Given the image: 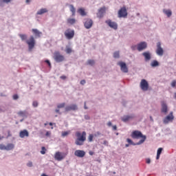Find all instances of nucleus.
Returning a JSON list of instances; mask_svg holds the SVG:
<instances>
[{"mask_svg":"<svg viewBox=\"0 0 176 176\" xmlns=\"http://www.w3.org/2000/svg\"><path fill=\"white\" fill-rule=\"evenodd\" d=\"M93 138H94V135L90 134L88 137V141L89 142H93Z\"/></svg>","mask_w":176,"mask_h":176,"instance_id":"34","label":"nucleus"},{"mask_svg":"<svg viewBox=\"0 0 176 176\" xmlns=\"http://www.w3.org/2000/svg\"><path fill=\"white\" fill-rule=\"evenodd\" d=\"M131 137L136 140H138V138H142L139 142L136 143V145H141V144H144L146 140V136L142 135V133H141L140 131H133L131 135Z\"/></svg>","mask_w":176,"mask_h":176,"instance_id":"1","label":"nucleus"},{"mask_svg":"<svg viewBox=\"0 0 176 176\" xmlns=\"http://www.w3.org/2000/svg\"><path fill=\"white\" fill-rule=\"evenodd\" d=\"M71 133V131H63L62 132V137H67Z\"/></svg>","mask_w":176,"mask_h":176,"instance_id":"36","label":"nucleus"},{"mask_svg":"<svg viewBox=\"0 0 176 176\" xmlns=\"http://www.w3.org/2000/svg\"><path fill=\"white\" fill-rule=\"evenodd\" d=\"M41 155H45V153H46V148H45V146L41 148Z\"/></svg>","mask_w":176,"mask_h":176,"instance_id":"39","label":"nucleus"},{"mask_svg":"<svg viewBox=\"0 0 176 176\" xmlns=\"http://www.w3.org/2000/svg\"><path fill=\"white\" fill-rule=\"evenodd\" d=\"M113 57H114V58H119V57H120L119 52H114Z\"/></svg>","mask_w":176,"mask_h":176,"instance_id":"38","label":"nucleus"},{"mask_svg":"<svg viewBox=\"0 0 176 176\" xmlns=\"http://www.w3.org/2000/svg\"><path fill=\"white\" fill-rule=\"evenodd\" d=\"M60 79H63V80H65V79H67V76H60Z\"/></svg>","mask_w":176,"mask_h":176,"instance_id":"52","label":"nucleus"},{"mask_svg":"<svg viewBox=\"0 0 176 176\" xmlns=\"http://www.w3.org/2000/svg\"><path fill=\"white\" fill-rule=\"evenodd\" d=\"M14 148V144L12 143H9L6 145V151H12V149Z\"/></svg>","mask_w":176,"mask_h":176,"instance_id":"26","label":"nucleus"},{"mask_svg":"<svg viewBox=\"0 0 176 176\" xmlns=\"http://www.w3.org/2000/svg\"><path fill=\"white\" fill-rule=\"evenodd\" d=\"M50 126H53V124L52 122L49 123Z\"/></svg>","mask_w":176,"mask_h":176,"instance_id":"62","label":"nucleus"},{"mask_svg":"<svg viewBox=\"0 0 176 176\" xmlns=\"http://www.w3.org/2000/svg\"><path fill=\"white\" fill-rule=\"evenodd\" d=\"M3 136L0 135V140H3Z\"/></svg>","mask_w":176,"mask_h":176,"instance_id":"63","label":"nucleus"},{"mask_svg":"<svg viewBox=\"0 0 176 176\" xmlns=\"http://www.w3.org/2000/svg\"><path fill=\"white\" fill-rule=\"evenodd\" d=\"M50 134H52L50 133V131H47L46 133H45V135H46V137H50Z\"/></svg>","mask_w":176,"mask_h":176,"instance_id":"48","label":"nucleus"},{"mask_svg":"<svg viewBox=\"0 0 176 176\" xmlns=\"http://www.w3.org/2000/svg\"><path fill=\"white\" fill-rule=\"evenodd\" d=\"M104 13H105V7L101 8L98 10V13L97 14V16L99 19H101L104 16Z\"/></svg>","mask_w":176,"mask_h":176,"instance_id":"18","label":"nucleus"},{"mask_svg":"<svg viewBox=\"0 0 176 176\" xmlns=\"http://www.w3.org/2000/svg\"><path fill=\"white\" fill-rule=\"evenodd\" d=\"M142 56H144L145 61H149L151 58L150 52H143Z\"/></svg>","mask_w":176,"mask_h":176,"instance_id":"19","label":"nucleus"},{"mask_svg":"<svg viewBox=\"0 0 176 176\" xmlns=\"http://www.w3.org/2000/svg\"><path fill=\"white\" fill-rule=\"evenodd\" d=\"M84 108H85V109H87V107L86 106V102H85Z\"/></svg>","mask_w":176,"mask_h":176,"instance_id":"61","label":"nucleus"},{"mask_svg":"<svg viewBox=\"0 0 176 176\" xmlns=\"http://www.w3.org/2000/svg\"><path fill=\"white\" fill-rule=\"evenodd\" d=\"M54 59L56 63H63L65 60V57L58 52H54Z\"/></svg>","mask_w":176,"mask_h":176,"instance_id":"4","label":"nucleus"},{"mask_svg":"<svg viewBox=\"0 0 176 176\" xmlns=\"http://www.w3.org/2000/svg\"><path fill=\"white\" fill-rule=\"evenodd\" d=\"M173 120H174V115L173 111H171L169 115L164 118L163 123H164V124H168V123L172 122Z\"/></svg>","mask_w":176,"mask_h":176,"instance_id":"8","label":"nucleus"},{"mask_svg":"<svg viewBox=\"0 0 176 176\" xmlns=\"http://www.w3.org/2000/svg\"><path fill=\"white\" fill-rule=\"evenodd\" d=\"M45 63H47V64H48L49 67H52V63H50V61L49 60H46Z\"/></svg>","mask_w":176,"mask_h":176,"instance_id":"47","label":"nucleus"},{"mask_svg":"<svg viewBox=\"0 0 176 176\" xmlns=\"http://www.w3.org/2000/svg\"><path fill=\"white\" fill-rule=\"evenodd\" d=\"M95 63L96 62L94 61V60H89L87 61V65H94Z\"/></svg>","mask_w":176,"mask_h":176,"instance_id":"37","label":"nucleus"},{"mask_svg":"<svg viewBox=\"0 0 176 176\" xmlns=\"http://www.w3.org/2000/svg\"><path fill=\"white\" fill-rule=\"evenodd\" d=\"M76 109H78L76 104H71L65 107L66 112H69V111H76Z\"/></svg>","mask_w":176,"mask_h":176,"instance_id":"17","label":"nucleus"},{"mask_svg":"<svg viewBox=\"0 0 176 176\" xmlns=\"http://www.w3.org/2000/svg\"><path fill=\"white\" fill-rule=\"evenodd\" d=\"M12 0H3V2H4L5 3H9V2H11Z\"/></svg>","mask_w":176,"mask_h":176,"instance_id":"50","label":"nucleus"},{"mask_svg":"<svg viewBox=\"0 0 176 176\" xmlns=\"http://www.w3.org/2000/svg\"><path fill=\"white\" fill-rule=\"evenodd\" d=\"M74 155L77 157H85V156H86V152L83 150H76L74 152Z\"/></svg>","mask_w":176,"mask_h":176,"instance_id":"16","label":"nucleus"},{"mask_svg":"<svg viewBox=\"0 0 176 176\" xmlns=\"http://www.w3.org/2000/svg\"><path fill=\"white\" fill-rule=\"evenodd\" d=\"M78 13H79L80 16H86V12H85V9L83 8L78 9Z\"/></svg>","mask_w":176,"mask_h":176,"instance_id":"28","label":"nucleus"},{"mask_svg":"<svg viewBox=\"0 0 176 176\" xmlns=\"http://www.w3.org/2000/svg\"><path fill=\"white\" fill-rule=\"evenodd\" d=\"M137 47V45H133L131 47L132 50H135V48Z\"/></svg>","mask_w":176,"mask_h":176,"instance_id":"54","label":"nucleus"},{"mask_svg":"<svg viewBox=\"0 0 176 176\" xmlns=\"http://www.w3.org/2000/svg\"><path fill=\"white\" fill-rule=\"evenodd\" d=\"M150 120L151 122H153V118H152V116H150Z\"/></svg>","mask_w":176,"mask_h":176,"instance_id":"60","label":"nucleus"},{"mask_svg":"<svg viewBox=\"0 0 176 176\" xmlns=\"http://www.w3.org/2000/svg\"><path fill=\"white\" fill-rule=\"evenodd\" d=\"M76 136L77 139L76 140L75 144L76 145L82 146L85 144V141H86V132L83 131L82 133L79 131L76 133Z\"/></svg>","mask_w":176,"mask_h":176,"instance_id":"2","label":"nucleus"},{"mask_svg":"<svg viewBox=\"0 0 176 176\" xmlns=\"http://www.w3.org/2000/svg\"><path fill=\"white\" fill-rule=\"evenodd\" d=\"M146 163H147V164H149L151 163V159H149V158L146 159Z\"/></svg>","mask_w":176,"mask_h":176,"instance_id":"51","label":"nucleus"},{"mask_svg":"<svg viewBox=\"0 0 176 176\" xmlns=\"http://www.w3.org/2000/svg\"><path fill=\"white\" fill-rule=\"evenodd\" d=\"M105 23L109 25V27H110V28H113V30H118V23L111 21V19L106 21Z\"/></svg>","mask_w":176,"mask_h":176,"instance_id":"13","label":"nucleus"},{"mask_svg":"<svg viewBox=\"0 0 176 176\" xmlns=\"http://www.w3.org/2000/svg\"><path fill=\"white\" fill-rule=\"evenodd\" d=\"M146 47H148V45L146 42H141L137 45L138 52H142V50H144V49H146Z\"/></svg>","mask_w":176,"mask_h":176,"instance_id":"15","label":"nucleus"},{"mask_svg":"<svg viewBox=\"0 0 176 176\" xmlns=\"http://www.w3.org/2000/svg\"><path fill=\"white\" fill-rule=\"evenodd\" d=\"M69 7H70V11L72 13V16H75V13L76 12V10L75 9V7H74L73 5H70Z\"/></svg>","mask_w":176,"mask_h":176,"instance_id":"30","label":"nucleus"},{"mask_svg":"<svg viewBox=\"0 0 176 176\" xmlns=\"http://www.w3.org/2000/svg\"><path fill=\"white\" fill-rule=\"evenodd\" d=\"M118 127L116 126V125L113 126V130H117Z\"/></svg>","mask_w":176,"mask_h":176,"instance_id":"59","label":"nucleus"},{"mask_svg":"<svg viewBox=\"0 0 176 176\" xmlns=\"http://www.w3.org/2000/svg\"><path fill=\"white\" fill-rule=\"evenodd\" d=\"M162 108H161V112L162 113H164V115H167V112H168V107H167V104H166V102L162 101L161 102Z\"/></svg>","mask_w":176,"mask_h":176,"instance_id":"14","label":"nucleus"},{"mask_svg":"<svg viewBox=\"0 0 176 176\" xmlns=\"http://www.w3.org/2000/svg\"><path fill=\"white\" fill-rule=\"evenodd\" d=\"M103 145H108V141L104 140V141L103 142Z\"/></svg>","mask_w":176,"mask_h":176,"instance_id":"53","label":"nucleus"},{"mask_svg":"<svg viewBox=\"0 0 176 176\" xmlns=\"http://www.w3.org/2000/svg\"><path fill=\"white\" fill-rule=\"evenodd\" d=\"M47 12H49V10H47L46 8H41L40 10L37 12L36 14H45V13H47Z\"/></svg>","mask_w":176,"mask_h":176,"instance_id":"24","label":"nucleus"},{"mask_svg":"<svg viewBox=\"0 0 176 176\" xmlns=\"http://www.w3.org/2000/svg\"><path fill=\"white\" fill-rule=\"evenodd\" d=\"M118 65L120 67L122 72H124V74H127V72H129V68H127V65L124 62L120 61L118 63Z\"/></svg>","mask_w":176,"mask_h":176,"instance_id":"10","label":"nucleus"},{"mask_svg":"<svg viewBox=\"0 0 176 176\" xmlns=\"http://www.w3.org/2000/svg\"><path fill=\"white\" fill-rule=\"evenodd\" d=\"M151 66L153 67H159V62L157 60H153L151 63Z\"/></svg>","mask_w":176,"mask_h":176,"instance_id":"29","label":"nucleus"},{"mask_svg":"<svg viewBox=\"0 0 176 176\" xmlns=\"http://www.w3.org/2000/svg\"><path fill=\"white\" fill-rule=\"evenodd\" d=\"M0 149L1 151H6V146H5L4 144H0Z\"/></svg>","mask_w":176,"mask_h":176,"instance_id":"40","label":"nucleus"},{"mask_svg":"<svg viewBox=\"0 0 176 176\" xmlns=\"http://www.w3.org/2000/svg\"><path fill=\"white\" fill-rule=\"evenodd\" d=\"M64 34L67 39H72V38L75 36V31L74 30H71L70 28L66 30Z\"/></svg>","mask_w":176,"mask_h":176,"instance_id":"5","label":"nucleus"},{"mask_svg":"<svg viewBox=\"0 0 176 176\" xmlns=\"http://www.w3.org/2000/svg\"><path fill=\"white\" fill-rule=\"evenodd\" d=\"M163 12L164 14L167 16V17H171V15L173 14V12H171V10H163Z\"/></svg>","mask_w":176,"mask_h":176,"instance_id":"23","label":"nucleus"},{"mask_svg":"<svg viewBox=\"0 0 176 176\" xmlns=\"http://www.w3.org/2000/svg\"><path fill=\"white\" fill-rule=\"evenodd\" d=\"M140 89L143 91H148V89H149V84L148 83V81L145 79H142L140 82Z\"/></svg>","mask_w":176,"mask_h":176,"instance_id":"7","label":"nucleus"},{"mask_svg":"<svg viewBox=\"0 0 176 176\" xmlns=\"http://www.w3.org/2000/svg\"><path fill=\"white\" fill-rule=\"evenodd\" d=\"M86 84V80H82L81 81H80V85H85Z\"/></svg>","mask_w":176,"mask_h":176,"instance_id":"49","label":"nucleus"},{"mask_svg":"<svg viewBox=\"0 0 176 176\" xmlns=\"http://www.w3.org/2000/svg\"><path fill=\"white\" fill-rule=\"evenodd\" d=\"M65 52L67 54H71V52H72V48L69 47H66Z\"/></svg>","mask_w":176,"mask_h":176,"instance_id":"33","label":"nucleus"},{"mask_svg":"<svg viewBox=\"0 0 176 176\" xmlns=\"http://www.w3.org/2000/svg\"><path fill=\"white\" fill-rule=\"evenodd\" d=\"M19 99V96L17 94H15L13 96V100H18Z\"/></svg>","mask_w":176,"mask_h":176,"instance_id":"46","label":"nucleus"},{"mask_svg":"<svg viewBox=\"0 0 176 176\" xmlns=\"http://www.w3.org/2000/svg\"><path fill=\"white\" fill-rule=\"evenodd\" d=\"M18 115H19V116H27V113L25 111H19L18 113Z\"/></svg>","mask_w":176,"mask_h":176,"instance_id":"35","label":"nucleus"},{"mask_svg":"<svg viewBox=\"0 0 176 176\" xmlns=\"http://www.w3.org/2000/svg\"><path fill=\"white\" fill-rule=\"evenodd\" d=\"M30 133H28V131L24 129L19 133V137L21 138H24V137H29Z\"/></svg>","mask_w":176,"mask_h":176,"instance_id":"20","label":"nucleus"},{"mask_svg":"<svg viewBox=\"0 0 176 176\" xmlns=\"http://www.w3.org/2000/svg\"><path fill=\"white\" fill-rule=\"evenodd\" d=\"M55 111L56 112V113H59L60 115H61V113H60V109H56Z\"/></svg>","mask_w":176,"mask_h":176,"instance_id":"56","label":"nucleus"},{"mask_svg":"<svg viewBox=\"0 0 176 176\" xmlns=\"http://www.w3.org/2000/svg\"><path fill=\"white\" fill-rule=\"evenodd\" d=\"M67 155H68V151L65 153H61L60 151H58L55 153L54 159L58 162H61V160H64L65 157H67Z\"/></svg>","mask_w":176,"mask_h":176,"instance_id":"3","label":"nucleus"},{"mask_svg":"<svg viewBox=\"0 0 176 176\" xmlns=\"http://www.w3.org/2000/svg\"><path fill=\"white\" fill-rule=\"evenodd\" d=\"M174 97H175V98L176 99V93H175V96H174Z\"/></svg>","mask_w":176,"mask_h":176,"instance_id":"64","label":"nucleus"},{"mask_svg":"<svg viewBox=\"0 0 176 176\" xmlns=\"http://www.w3.org/2000/svg\"><path fill=\"white\" fill-rule=\"evenodd\" d=\"M98 135H101V132L98 131L94 135V137H98Z\"/></svg>","mask_w":176,"mask_h":176,"instance_id":"43","label":"nucleus"},{"mask_svg":"<svg viewBox=\"0 0 176 176\" xmlns=\"http://www.w3.org/2000/svg\"><path fill=\"white\" fill-rule=\"evenodd\" d=\"M162 151H163V148H159L157 149V157H156L157 160H159V159H160V155H162Z\"/></svg>","mask_w":176,"mask_h":176,"instance_id":"25","label":"nucleus"},{"mask_svg":"<svg viewBox=\"0 0 176 176\" xmlns=\"http://www.w3.org/2000/svg\"><path fill=\"white\" fill-rule=\"evenodd\" d=\"M130 119H133V116H124V117L122 118V122H129Z\"/></svg>","mask_w":176,"mask_h":176,"instance_id":"27","label":"nucleus"},{"mask_svg":"<svg viewBox=\"0 0 176 176\" xmlns=\"http://www.w3.org/2000/svg\"><path fill=\"white\" fill-rule=\"evenodd\" d=\"M89 154L91 156H93V155H94V152H93V151H89Z\"/></svg>","mask_w":176,"mask_h":176,"instance_id":"55","label":"nucleus"},{"mask_svg":"<svg viewBox=\"0 0 176 176\" xmlns=\"http://www.w3.org/2000/svg\"><path fill=\"white\" fill-rule=\"evenodd\" d=\"M32 105L34 107V108H36V107H38V102L34 101Z\"/></svg>","mask_w":176,"mask_h":176,"instance_id":"42","label":"nucleus"},{"mask_svg":"<svg viewBox=\"0 0 176 176\" xmlns=\"http://www.w3.org/2000/svg\"><path fill=\"white\" fill-rule=\"evenodd\" d=\"M156 53L158 56H163L164 50L162 47V43L160 42L157 43V50Z\"/></svg>","mask_w":176,"mask_h":176,"instance_id":"12","label":"nucleus"},{"mask_svg":"<svg viewBox=\"0 0 176 176\" xmlns=\"http://www.w3.org/2000/svg\"><path fill=\"white\" fill-rule=\"evenodd\" d=\"M64 107H65V103H60V104H58L57 108H58V109L64 108Z\"/></svg>","mask_w":176,"mask_h":176,"instance_id":"41","label":"nucleus"},{"mask_svg":"<svg viewBox=\"0 0 176 176\" xmlns=\"http://www.w3.org/2000/svg\"><path fill=\"white\" fill-rule=\"evenodd\" d=\"M118 17L120 19H122V17H127V10L126 9V7L121 8L118 11Z\"/></svg>","mask_w":176,"mask_h":176,"instance_id":"9","label":"nucleus"},{"mask_svg":"<svg viewBox=\"0 0 176 176\" xmlns=\"http://www.w3.org/2000/svg\"><path fill=\"white\" fill-rule=\"evenodd\" d=\"M175 85H176V81L175 80L172 81L171 82L172 87H175Z\"/></svg>","mask_w":176,"mask_h":176,"instance_id":"44","label":"nucleus"},{"mask_svg":"<svg viewBox=\"0 0 176 176\" xmlns=\"http://www.w3.org/2000/svg\"><path fill=\"white\" fill-rule=\"evenodd\" d=\"M30 2H31V0H26L25 3L28 5L30 4Z\"/></svg>","mask_w":176,"mask_h":176,"instance_id":"58","label":"nucleus"},{"mask_svg":"<svg viewBox=\"0 0 176 176\" xmlns=\"http://www.w3.org/2000/svg\"><path fill=\"white\" fill-rule=\"evenodd\" d=\"M126 142H128V144H129V145H139V144H137V143H136V144L134 143V142H133V140H131V139H129V138L126 139Z\"/></svg>","mask_w":176,"mask_h":176,"instance_id":"32","label":"nucleus"},{"mask_svg":"<svg viewBox=\"0 0 176 176\" xmlns=\"http://www.w3.org/2000/svg\"><path fill=\"white\" fill-rule=\"evenodd\" d=\"M26 43L28 45L29 50H32L35 47V38H34V36H31L30 39L26 40Z\"/></svg>","mask_w":176,"mask_h":176,"instance_id":"6","label":"nucleus"},{"mask_svg":"<svg viewBox=\"0 0 176 176\" xmlns=\"http://www.w3.org/2000/svg\"><path fill=\"white\" fill-rule=\"evenodd\" d=\"M27 166H28V167H32V162H29L27 164Z\"/></svg>","mask_w":176,"mask_h":176,"instance_id":"45","label":"nucleus"},{"mask_svg":"<svg viewBox=\"0 0 176 176\" xmlns=\"http://www.w3.org/2000/svg\"><path fill=\"white\" fill-rule=\"evenodd\" d=\"M19 36L21 38V41H27V34H19Z\"/></svg>","mask_w":176,"mask_h":176,"instance_id":"31","label":"nucleus"},{"mask_svg":"<svg viewBox=\"0 0 176 176\" xmlns=\"http://www.w3.org/2000/svg\"><path fill=\"white\" fill-rule=\"evenodd\" d=\"M84 27L87 30H90V28H91V27H93V20H91L90 19H85V21L84 22Z\"/></svg>","mask_w":176,"mask_h":176,"instance_id":"11","label":"nucleus"},{"mask_svg":"<svg viewBox=\"0 0 176 176\" xmlns=\"http://www.w3.org/2000/svg\"><path fill=\"white\" fill-rule=\"evenodd\" d=\"M107 126H109V127H111V126H112V122H109L107 123Z\"/></svg>","mask_w":176,"mask_h":176,"instance_id":"57","label":"nucleus"},{"mask_svg":"<svg viewBox=\"0 0 176 176\" xmlns=\"http://www.w3.org/2000/svg\"><path fill=\"white\" fill-rule=\"evenodd\" d=\"M67 24H70L71 25L75 24V23H76V19H74V18H68L67 19Z\"/></svg>","mask_w":176,"mask_h":176,"instance_id":"22","label":"nucleus"},{"mask_svg":"<svg viewBox=\"0 0 176 176\" xmlns=\"http://www.w3.org/2000/svg\"><path fill=\"white\" fill-rule=\"evenodd\" d=\"M32 32H33L34 34H35L36 36H38V38H40L41 34H42V32H39L38 29H32Z\"/></svg>","mask_w":176,"mask_h":176,"instance_id":"21","label":"nucleus"}]
</instances>
